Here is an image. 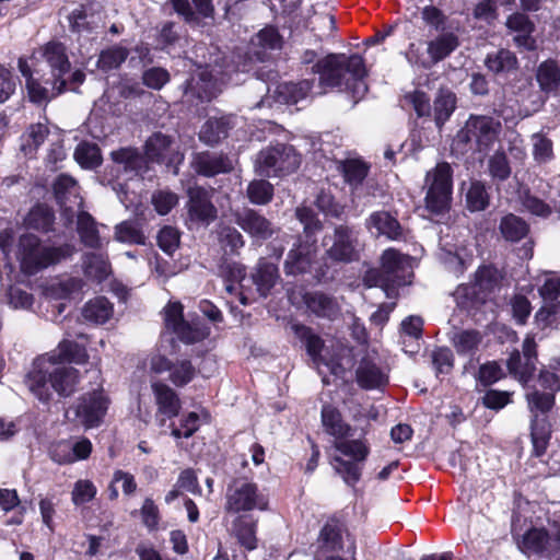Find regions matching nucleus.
<instances>
[{"instance_id": "1", "label": "nucleus", "mask_w": 560, "mask_h": 560, "mask_svg": "<svg viewBox=\"0 0 560 560\" xmlns=\"http://www.w3.org/2000/svg\"><path fill=\"white\" fill-rule=\"evenodd\" d=\"M252 54L235 51L228 58L217 47L210 54V59L199 72L198 78L187 82L184 96L187 101L196 97L200 102H209L222 90L234 72H248L252 70L253 56L262 61L267 50L281 49L283 38L275 26H266L250 40Z\"/></svg>"}, {"instance_id": "2", "label": "nucleus", "mask_w": 560, "mask_h": 560, "mask_svg": "<svg viewBox=\"0 0 560 560\" xmlns=\"http://www.w3.org/2000/svg\"><path fill=\"white\" fill-rule=\"evenodd\" d=\"M322 421L326 431L336 438L332 445L340 453L331 459L334 469L346 483L354 486L361 478L362 465L370 453L369 446L360 439H347L351 436V427L342 421L335 407H323Z\"/></svg>"}, {"instance_id": "3", "label": "nucleus", "mask_w": 560, "mask_h": 560, "mask_svg": "<svg viewBox=\"0 0 560 560\" xmlns=\"http://www.w3.org/2000/svg\"><path fill=\"white\" fill-rule=\"evenodd\" d=\"M319 75V84L348 91L357 104L368 92L366 70L360 55L328 54L312 68Z\"/></svg>"}, {"instance_id": "4", "label": "nucleus", "mask_w": 560, "mask_h": 560, "mask_svg": "<svg viewBox=\"0 0 560 560\" xmlns=\"http://www.w3.org/2000/svg\"><path fill=\"white\" fill-rule=\"evenodd\" d=\"M77 369L57 362V355L37 358L26 375L28 389L43 402L49 401L52 388L60 396H70L78 384Z\"/></svg>"}, {"instance_id": "5", "label": "nucleus", "mask_w": 560, "mask_h": 560, "mask_svg": "<svg viewBox=\"0 0 560 560\" xmlns=\"http://www.w3.org/2000/svg\"><path fill=\"white\" fill-rule=\"evenodd\" d=\"M413 260L409 255L388 248L381 256V267L369 269L363 276L368 288L380 287L388 299L398 296V288L410 284Z\"/></svg>"}, {"instance_id": "6", "label": "nucleus", "mask_w": 560, "mask_h": 560, "mask_svg": "<svg viewBox=\"0 0 560 560\" xmlns=\"http://www.w3.org/2000/svg\"><path fill=\"white\" fill-rule=\"evenodd\" d=\"M425 208L433 214L441 215L451 208L453 189V170L447 162L438 163L425 175Z\"/></svg>"}, {"instance_id": "7", "label": "nucleus", "mask_w": 560, "mask_h": 560, "mask_svg": "<svg viewBox=\"0 0 560 560\" xmlns=\"http://www.w3.org/2000/svg\"><path fill=\"white\" fill-rule=\"evenodd\" d=\"M300 163L301 156L292 145L278 143L258 153L255 167L261 176H285L295 172Z\"/></svg>"}, {"instance_id": "8", "label": "nucleus", "mask_w": 560, "mask_h": 560, "mask_svg": "<svg viewBox=\"0 0 560 560\" xmlns=\"http://www.w3.org/2000/svg\"><path fill=\"white\" fill-rule=\"evenodd\" d=\"M324 245L325 256L334 262L350 264L360 258L358 232L349 225H335L332 233L325 235Z\"/></svg>"}, {"instance_id": "9", "label": "nucleus", "mask_w": 560, "mask_h": 560, "mask_svg": "<svg viewBox=\"0 0 560 560\" xmlns=\"http://www.w3.org/2000/svg\"><path fill=\"white\" fill-rule=\"evenodd\" d=\"M502 129L500 120L490 116H470L457 138L475 142L479 151L488 150L498 139Z\"/></svg>"}, {"instance_id": "10", "label": "nucleus", "mask_w": 560, "mask_h": 560, "mask_svg": "<svg viewBox=\"0 0 560 560\" xmlns=\"http://www.w3.org/2000/svg\"><path fill=\"white\" fill-rule=\"evenodd\" d=\"M265 503L256 483L245 479H235L228 486L225 511L240 513L256 508L264 509Z\"/></svg>"}, {"instance_id": "11", "label": "nucleus", "mask_w": 560, "mask_h": 560, "mask_svg": "<svg viewBox=\"0 0 560 560\" xmlns=\"http://www.w3.org/2000/svg\"><path fill=\"white\" fill-rule=\"evenodd\" d=\"M164 320L166 328L172 330L185 343L201 341L209 335L206 326L184 319L183 305L179 302L168 303L165 306Z\"/></svg>"}, {"instance_id": "12", "label": "nucleus", "mask_w": 560, "mask_h": 560, "mask_svg": "<svg viewBox=\"0 0 560 560\" xmlns=\"http://www.w3.org/2000/svg\"><path fill=\"white\" fill-rule=\"evenodd\" d=\"M150 387L156 408L155 421L159 427H164L167 420H172L179 415L182 400L175 389L160 380L151 381Z\"/></svg>"}, {"instance_id": "13", "label": "nucleus", "mask_w": 560, "mask_h": 560, "mask_svg": "<svg viewBox=\"0 0 560 560\" xmlns=\"http://www.w3.org/2000/svg\"><path fill=\"white\" fill-rule=\"evenodd\" d=\"M109 400L102 389L84 394L74 408L78 421L85 428L97 427L106 415Z\"/></svg>"}, {"instance_id": "14", "label": "nucleus", "mask_w": 560, "mask_h": 560, "mask_svg": "<svg viewBox=\"0 0 560 560\" xmlns=\"http://www.w3.org/2000/svg\"><path fill=\"white\" fill-rule=\"evenodd\" d=\"M233 217L235 223L258 242L271 238L279 231L269 219L252 208L236 210Z\"/></svg>"}, {"instance_id": "15", "label": "nucleus", "mask_w": 560, "mask_h": 560, "mask_svg": "<svg viewBox=\"0 0 560 560\" xmlns=\"http://www.w3.org/2000/svg\"><path fill=\"white\" fill-rule=\"evenodd\" d=\"M458 44L459 43L456 35L453 33H445L428 43L427 51L430 57L429 63L419 59L415 44H410L406 56L409 62L416 65L420 63L422 67L428 68L431 65L438 63L439 61L445 59L452 51L457 48Z\"/></svg>"}, {"instance_id": "16", "label": "nucleus", "mask_w": 560, "mask_h": 560, "mask_svg": "<svg viewBox=\"0 0 560 560\" xmlns=\"http://www.w3.org/2000/svg\"><path fill=\"white\" fill-rule=\"evenodd\" d=\"M35 72L38 78L28 79L26 83L27 95L31 102L42 105L61 94L67 81H59L48 77L46 69L39 68Z\"/></svg>"}, {"instance_id": "17", "label": "nucleus", "mask_w": 560, "mask_h": 560, "mask_svg": "<svg viewBox=\"0 0 560 560\" xmlns=\"http://www.w3.org/2000/svg\"><path fill=\"white\" fill-rule=\"evenodd\" d=\"M213 189H206L195 185L187 189V209L191 220L200 222L213 221L217 218V208L212 203Z\"/></svg>"}, {"instance_id": "18", "label": "nucleus", "mask_w": 560, "mask_h": 560, "mask_svg": "<svg viewBox=\"0 0 560 560\" xmlns=\"http://www.w3.org/2000/svg\"><path fill=\"white\" fill-rule=\"evenodd\" d=\"M191 167L199 175L213 177L232 172L234 165L226 154L202 151L194 154Z\"/></svg>"}, {"instance_id": "19", "label": "nucleus", "mask_w": 560, "mask_h": 560, "mask_svg": "<svg viewBox=\"0 0 560 560\" xmlns=\"http://www.w3.org/2000/svg\"><path fill=\"white\" fill-rule=\"evenodd\" d=\"M44 63L40 68L45 69V66L49 69L48 77L59 81H66L63 75L70 70V61L66 54V47L61 43L50 42L44 48L42 52Z\"/></svg>"}, {"instance_id": "20", "label": "nucleus", "mask_w": 560, "mask_h": 560, "mask_svg": "<svg viewBox=\"0 0 560 560\" xmlns=\"http://www.w3.org/2000/svg\"><path fill=\"white\" fill-rule=\"evenodd\" d=\"M307 310L320 318L335 320L340 315L337 299L322 291L308 292L303 298Z\"/></svg>"}, {"instance_id": "21", "label": "nucleus", "mask_w": 560, "mask_h": 560, "mask_svg": "<svg viewBox=\"0 0 560 560\" xmlns=\"http://www.w3.org/2000/svg\"><path fill=\"white\" fill-rule=\"evenodd\" d=\"M54 192L61 208H63L65 214L68 215V220L72 221L74 211L67 201L73 198V203L79 208L82 207V199L79 197L77 182L68 175H59L54 183Z\"/></svg>"}, {"instance_id": "22", "label": "nucleus", "mask_w": 560, "mask_h": 560, "mask_svg": "<svg viewBox=\"0 0 560 560\" xmlns=\"http://www.w3.org/2000/svg\"><path fill=\"white\" fill-rule=\"evenodd\" d=\"M112 160L124 167L126 172L135 175H144L149 171V164L144 154L137 148L127 147L115 150L110 153Z\"/></svg>"}, {"instance_id": "23", "label": "nucleus", "mask_w": 560, "mask_h": 560, "mask_svg": "<svg viewBox=\"0 0 560 560\" xmlns=\"http://www.w3.org/2000/svg\"><path fill=\"white\" fill-rule=\"evenodd\" d=\"M312 264V246L299 242L288 253L284 261V272L288 276H296L308 271Z\"/></svg>"}, {"instance_id": "24", "label": "nucleus", "mask_w": 560, "mask_h": 560, "mask_svg": "<svg viewBox=\"0 0 560 560\" xmlns=\"http://www.w3.org/2000/svg\"><path fill=\"white\" fill-rule=\"evenodd\" d=\"M40 253L39 240L36 235L23 234L20 237L18 257L25 271L33 273L38 270Z\"/></svg>"}, {"instance_id": "25", "label": "nucleus", "mask_w": 560, "mask_h": 560, "mask_svg": "<svg viewBox=\"0 0 560 560\" xmlns=\"http://www.w3.org/2000/svg\"><path fill=\"white\" fill-rule=\"evenodd\" d=\"M357 381L363 388H375L387 383V376L380 369L375 359L366 355L361 359L357 369Z\"/></svg>"}, {"instance_id": "26", "label": "nucleus", "mask_w": 560, "mask_h": 560, "mask_svg": "<svg viewBox=\"0 0 560 560\" xmlns=\"http://www.w3.org/2000/svg\"><path fill=\"white\" fill-rule=\"evenodd\" d=\"M233 125L232 116L209 118L200 129L199 139L208 145H214L228 137Z\"/></svg>"}, {"instance_id": "27", "label": "nucleus", "mask_w": 560, "mask_h": 560, "mask_svg": "<svg viewBox=\"0 0 560 560\" xmlns=\"http://www.w3.org/2000/svg\"><path fill=\"white\" fill-rule=\"evenodd\" d=\"M369 230L375 229L377 235H384L389 240L397 241L402 236L400 223L387 211H376L366 221Z\"/></svg>"}, {"instance_id": "28", "label": "nucleus", "mask_w": 560, "mask_h": 560, "mask_svg": "<svg viewBox=\"0 0 560 560\" xmlns=\"http://www.w3.org/2000/svg\"><path fill=\"white\" fill-rule=\"evenodd\" d=\"M312 88L313 80L281 83L276 88L272 98L280 104H296L310 94Z\"/></svg>"}, {"instance_id": "29", "label": "nucleus", "mask_w": 560, "mask_h": 560, "mask_svg": "<svg viewBox=\"0 0 560 560\" xmlns=\"http://www.w3.org/2000/svg\"><path fill=\"white\" fill-rule=\"evenodd\" d=\"M253 281L257 287V291L261 296H267L271 289L276 285L280 278L276 264L261 258L252 275Z\"/></svg>"}, {"instance_id": "30", "label": "nucleus", "mask_w": 560, "mask_h": 560, "mask_svg": "<svg viewBox=\"0 0 560 560\" xmlns=\"http://www.w3.org/2000/svg\"><path fill=\"white\" fill-rule=\"evenodd\" d=\"M499 231L505 241L515 243L527 236L529 225L523 218L508 213L501 218Z\"/></svg>"}, {"instance_id": "31", "label": "nucleus", "mask_w": 560, "mask_h": 560, "mask_svg": "<svg viewBox=\"0 0 560 560\" xmlns=\"http://www.w3.org/2000/svg\"><path fill=\"white\" fill-rule=\"evenodd\" d=\"M536 80L544 93L549 94L558 91L560 86L559 63L551 59L542 61L537 68Z\"/></svg>"}, {"instance_id": "32", "label": "nucleus", "mask_w": 560, "mask_h": 560, "mask_svg": "<svg viewBox=\"0 0 560 560\" xmlns=\"http://www.w3.org/2000/svg\"><path fill=\"white\" fill-rule=\"evenodd\" d=\"M172 139L162 132H155L148 138L144 144L147 162L161 163L165 161L171 151Z\"/></svg>"}, {"instance_id": "33", "label": "nucleus", "mask_w": 560, "mask_h": 560, "mask_svg": "<svg viewBox=\"0 0 560 560\" xmlns=\"http://www.w3.org/2000/svg\"><path fill=\"white\" fill-rule=\"evenodd\" d=\"M456 108V95L445 89H441L433 102L434 120L439 128H441L446 120L451 117Z\"/></svg>"}, {"instance_id": "34", "label": "nucleus", "mask_w": 560, "mask_h": 560, "mask_svg": "<svg viewBox=\"0 0 560 560\" xmlns=\"http://www.w3.org/2000/svg\"><path fill=\"white\" fill-rule=\"evenodd\" d=\"M46 355H57V362L63 364L65 362L84 363L88 359V353L84 346H81L69 339L62 340L58 348L47 353Z\"/></svg>"}, {"instance_id": "35", "label": "nucleus", "mask_w": 560, "mask_h": 560, "mask_svg": "<svg viewBox=\"0 0 560 560\" xmlns=\"http://www.w3.org/2000/svg\"><path fill=\"white\" fill-rule=\"evenodd\" d=\"M112 315L113 305L103 296L91 300L82 310L83 318L94 324H104Z\"/></svg>"}, {"instance_id": "36", "label": "nucleus", "mask_w": 560, "mask_h": 560, "mask_svg": "<svg viewBox=\"0 0 560 560\" xmlns=\"http://www.w3.org/2000/svg\"><path fill=\"white\" fill-rule=\"evenodd\" d=\"M233 535L238 544L246 550L252 551L257 548L256 524L244 516H238L233 522Z\"/></svg>"}, {"instance_id": "37", "label": "nucleus", "mask_w": 560, "mask_h": 560, "mask_svg": "<svg viewBox=\"0 0 560 560\" xmlns=\"http://www.w3.org/2000/svg\"><path fill=\"white\" fill-rule=\"evenodd\" d=\"M486 67L494 73L511 72L517 69L518 61L514 52L501 48L489 54L485 60Z\"/></svg>"}, {"instance_id": "38", "label": "nucleus", "mask_w": 560, "mask_h": 560, "mask_svg": "<svg viewBox=\"0 0 560 560\" xmlns=\"http://www.w3.org/2000/svg\"><path fill=\"white\" fill-rule=\"evenodd\" d=\"M78 233L82 243L89 247L97 248L101 246L96 222L88 212L80 210L78 213Z\"/></svg>"}, {"instance_id": "39", "label": "nucleus", "mask_w": 560, "mask_h": 560, "mask_svg": "<svg viewBox=\"0 0 560 560\" xmlns=\"http://www.w3.org/2000/svg\"><path fill=\"white\" fill-rule=\"evenodd\" d=\"M370 166L360 160L351 159L342 161L339 170L343 175L345 182L352 188L359 187L368 176Z\"/></svg>"}, {"instance_id": "40", "label": "nucleus", "mask_w": 560, "mask_h": 560, "mask_svg": "<svg viewBox=\"0 0 560 560\" xmlns=\"http://www.w3.org/2000/svg\"><path fill=\"white\" fill-rule=\"evenodd\" d=\"M466 207L471 212L483 211L490 203V196L482 182L470 183L465 195Z\"/></svg>"}, {"instance_id": "41", "label": "nucleus", "mask_w": 560, "mask_h": 560, "mask_svg": "<svg viewBox=\"0 0 560 560\" xmlns=\"http://www.w3.org/2000/svg\"><path fill=\"white\" fill-rule=\"evenodd\" d=\"M482 340V336L477 330H460L455 332L452 341L458 354H474Z\"/></svg>"}, {"instance_id": "42", "label": "nucleus", "mask_w": 560, "mask_h": 560, "mask_svg": "<svg viewBox=\"0 0 560 560\" xmlns=\"http://www.w3.org/2000/svg\"><path fill=\"white\" fill-rule=\"evenodd\" d=\"M530 435L536 456H541L550 439V425L548 421L546 419H539L538 416L534 413Z\"/></svg>"}, {"instance_id": "43", "label": "nucleus", "mask_w": 560, "mask_h": 560, "mask_svg": "<svg viewBox=\"0 0 560 560\" xmlns=\"http://www.w3.org/2000/svg\"><path fill=\"white\" fill-rule=\"evenodd\" d=\"M549 540L548 533L541 528H532L526 532L520 544V548L527 555L541 553Z\"/></svg>"}, {"instance_id": "44", "label": "nucleus", "mask_w": 560, "mask_h": 560, "mask_svg": "<svg viewBox=\"0 0 560 560\" xmlns=\"http://www.w3.org/2000/svg\"><path fill=\"white\" fill-rule=\"evenodd\" d=\"M342 526L337 520H329L320 530L318 541L320 547L327 550H339L342 548Z\"/></svg>"}, {"instance_id": "45", "label": "nucleus", "mask_w": 560, "mask_h": 560, "mask_svg": "<svg viewBox=\"0 0 560 560\" xmlns=\"http://www.w3.org/2000/svg\"><path fill=\"white\" fill-rule=\"evenodd\" d=\"M218 241L225 253L238 254V250L245 245L241 232L230 225H222L218 230Z\"/></svg>"}, {"instance_id": "46", "label": "nucleus", "mask_w": 560, "mask_h": 560, "mask_svg": "<svg viewBox=\"0 0 560 560\" xmlns=\"http://www.w3.org/2000/svg\"><path fill=\"white\" fill-rule=\"evenodd\" d=\"M52 223L54 213L44 205L34 207L25 218V225L37 231L47 232L51 229Z\"/></svg>"}, {"instance_id": "47", "label": "nucleus", "mask_w": 560, "mask_h": 560, "mask_svg": "<svg viewBox=\"0 0 560 560\" xmlns=\"http://www.w3.org/2000/svg\"><path fill=\"white\" fill-rule=\"evenodd\" d=\"M74 159L84 168H95L102 163L98 145L90 142H82L77 147Z\"/></svg>"}, {"instance_id": "48", "label": "nucleus", "mask_w": 560, "mask_h": 560, "mask_svg": "<svg viewBox=\"0 0 560 560\" xmlns=\"http://www.w3.org/2000/svg\"><path fill=\"white\" fill-rule=\"evenodd\" d=\"M247 198L257 206H265L272 200L273 186L266 179H254L248 184Z\"/></svg>"}, {"instance_id": "49", "label": "nucleus", "mask_w": 560, "mask_h": 560, "mask_svg": "<svg viewBox=\"0 0 560 560\" xmlns=\"http://www.w3.org/2000/svg\"><path fill=\"white\" fill-rule=\"evenodd\" d=\"M84 269L88 277L101 281L108 276L110 267L104 255L90 253L84 257Z\"/></svg>"}, {"instance_id": "50", "label": "nucleus", "mask_w": 560, "mask_h": 560, "mask_svg": "<svg viewBox=\"0 0 560 560\" xmlns=\"http://www.w3.org/2000/svg\"><path fill=\"white\" fill-rule=\"evenodd\" d=\"M128 49L121 46H113L101 51L97 66L104 71L118 68L128 57Z\"/></svg>"}, {"instance_id": "51", "label": "nucleus", "mask_w": 560, "mask_h": 560, "mask_svg": "<svg viewBox=\"0 0 560 560\" xmlns=\"http://www.w3.org/2000/svg\"><path fill=\"white\" fill-rule=\"evenodd\" d=\"M75 248L71 244H63L58 247H45L42 249L38 269L48 267L49 265L58 264L74 253Z\"/></svg>"}, {"instance_id": "52", "label": "nucleus", "mask_w": 560, "mask_h": 560, "mask_svg": "<svg viewBox=\"0 0 560 560\" xmlns=\"http://www.w3.org/2000/svg\"><path fill=\"white\" fill-rule=\"evenodd\" d=\"M526 400L532 413L539 411L548 413L555 406L556 398L553 393L540 392L534 389L526 394Z\"/></svg>"}, {"instance_id": "53", "label": "nucleus", "mask_w": 560, "mask_h": 560, "mask_svg": "<svg viewBox=\"0 0 560 560\" xmlns=\"http://www.w3.org/2000/svg\"><path fill=\"white\" fill-rule=\"evenodd\" d=\"M488 171L493 179L504 182L511 175V166L506 154L503 151H497L488 160Z\"/></svg>"}, {"instance_id": "54", "label": "nucleus", "mask_w": 560, "mask_h": 560, "mask_svg": "<svg viewBox=\"0 0 560 560\" xmlns=\"http://www.w3.org/2000/svg\"><path fill=\"white\" fill-rule=\"evenodd\" d=\"M506 366L510 374L514 375L524 384L527 383L534 374V371L527 366V362L522 360L521 352L517 349L511 352L506 361Z\"/></svg>"}, {"instance_id": "55", "label": "nucleus", "mask_w": 560, "mask_h": 560, "mask_svg": "<svg viewBox=\"0 0 560 560\" xmlns=\"http://www.w3.org/2000/svg\"><path fill=\"white\" fill-rule=\"evenodd\" d=\"M116 240L130 244H145V236L138 225L130 221H125L118 224L115 229Z\"/></svg>"}, {"instance_id": "56", "label": "nucleus", "mask_w": 560, "mask_h": 560, "mask_svg": "<svg viewBox=\"0 0 560 560\" xmlns=\"http://www.w3.org/2000/svg\"><path fill=\"white\" fill-rule=\"evenodd\" d=\"M48 132L49 130L44 124L31 125L25 133L24 143L22 144L25 154L33 153L45 141Z\"/></svg>"}, {"instance_id": "57", "label": "nucleus", "mask_w": 560, "mask_h": 560, "mask_svg": "<svg viewBox=\"0 0 560 560\" xmlns=\"http://www.w3.org/2000/svg\"><path fill=\"white\" fill-rule=\"evenodd\" d=\"M195 376V368L188 360H182L172 365L170 374L171 382L177 386L183 387L188 384Z\"/></svg>"}, {"instance_id": "58", "label": "nucleus", "mask_w": 560, "mask_h": 560, "mask_svg": "<svg viewBox=\"0 0 560 560\" xmlns=\"http://www.w3.org/2000/svg\"><path fill=\"white\" fill-rule=\"evenodd\" d=\"M533 155L536 162L544 164L549 162L552 156V142L541 133H534L532 136Z\"/></svg>"}, {"instance_id": "59", "label": "nucleus", "mask_w": 560, "mask_h": 560, "mask_svg": "<svg viewBox=\"0 0 560 560\" xmlns=\"http://www.w3.org/2000/svg\"><path fill=\"white\" fill-rule=\"evenodd\" d=\"M179 237L177 229L166 225L158 233V245L164 253L172 255L179 246Z\"/></svg>"}, {"instance_id": "60", "label": "nucleus", "mask_w": 560, "mask_h": 560, "mask_svg": "<svg viewBox=\"0 0 560 560\" xmlns=\"http://www.w3.org/2000/svg\"><path fill=\"white\" fill-rule=\"evenodd\" d=\"M296 219L303 224L304 233L310 236L323 229V224L317 214L308 207H298L295 210Z\"/></svg>"}, {"instance_id": "61", "label": "nucleus", "mask_w": 560, "mask_h": 560, "mask_svg": "<svg viewBox=\"0 0 560 560\" xmlns=\"http://www.w3.org/2000/svg\"><path fill=\"white\" fill-rule=\"evenodd\" d=\"M171 79L168 71L161 67H152L142 74V82L153 90H161Z\"/></svg>"}, {"instance_id": "62", "label": "nucleus", "mask_w": 560, "mask_h": 560, "mask_svg": "<svg viewBox=\"0 0 560 560\" xmlns=\"http://www.w3.org/2000/svg\"><path fill=\"white\" fill-rule=\"evenodd\" d=\"M521 202L528 212L537 217L548 218L552 212L549 205L528 191L522 195Z\"/></svg>"}, {"instance_id": "63", "label": "nucleus", "mask_w": 560, "mask_h": 560, "mask_svg": "<svg viewBox=\"0 0 560 560\" xmlns=\"http://www.w3.org/2000/svg\"><path fill=\"white\" fill-rule=\"evenodd\" d=\"M301 338L304 340L307 353L312 357L313 361L315 363L320 362V352L324 348L322 338L307 327L301 328Z\"/></svg>"}, {"instance_id": "64", "label": "nucleus", "mask_w": 560, "mask_h": 560, "mask_svg": "<svg viewBox=\"0 0 560 560\" xmlns=\"http://www.w3.org/2000/svg\"><path fill=\"white\" fill-rule=\"evenodd\" d=\"M152 203L159 214H167L177 203L176 194L168 190H159L152 195Z\"/></svg>"}]
</instances>
